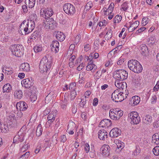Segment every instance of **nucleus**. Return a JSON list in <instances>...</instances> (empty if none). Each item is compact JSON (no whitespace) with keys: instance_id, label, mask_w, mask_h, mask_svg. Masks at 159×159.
<instances>
[{"instance_id":"obj_1","label":"nucleus","mask_w":159,"mask_h":159,"mask_svg":"<svg viewBox=\"0 0 159 159\" xmlns=\"http://www.w3.org/2000/svg\"><path fill=\"white\" fill-rule=\"evenodd\" d=\"M35 25L34 21H23L20 26V30L22 33V34H28L32 31L35 27Z\"/></svg>"},{"instance_id":"obj_2","label":"nucleus","mask_w":159,"mask_h":159,"mask_svg":"<svg viewBox=\"0 0 159 159\" xmlns=\"http://www.w3.org/2000/svg\"><path fill=\"white\" fill-rule=\"evenodd\" d=\"M51 63L50 57L48 54L44 57L42 59L39 65L40 72L43 73L49 70L51 67Z\"/></svg>"},{"instance_id":"obj_3","label":"nucleus","mask_w":159,"mask_h":159,"mask_svg":"<svg viewBox=\"0 0 159 159\" xmlns=\"http://www.w3.org/2000/svg\"><path fill=\"white\" fill-rule=\"evenodd\" d=\"M128 66L130 70L136 73H140L143 70L142 65L139 61L135 60L129 61Z\"/></svg>"},{"instance_id":"obj_4","label":"nucleus","mask_w":159,"mask_h":159,"mask_svg":"<svg viewBox=\"0 0 159 159\" xmlns=\"http://www.w3.org/2000/svg\"><path fill=\"white\" fill-rule=\"evenodd\" d=\"M125 95V98L127 97V93H125L123 91H121L120 90H115L111 95V98L112 100L116 102H121L125 99L124 94Z\"/></svg>"},{"instance_id":"obj_5","label":"nucleus","mask_w":159,"mask_h":159,"mask_svg":"<svg viewBox=\"0 0 159 159\" xmlns=\"http://www.w3.org/2000/svg\"><path fill=\"white\" fill-rule=\"evenodd\" d=\"M12 53L15 56L20 57L23 54L24 47L22 45L13 44L10 48Z\"/></svg>"},{"instance_id":"obj_6","label":"nucleus","mask_w":159,"mask_h":159,"mask_svg":"<svg viewBox=\"0 0 159 159\" xmlns=\"http://www.w3.org/2000/svg\"><path fill=\"white\" fill-rule=\"evenodd\" d=\"M109 116L110 118L114 120H118L122 116L123 111L119 109H111L109 111Z\"/></svg>"},{"instance_id":"obj_7","label":"nucleus","mask_w":159,"mask_h":159,"mask_svg":"<svg viewBox=\"0 0 159 159\" xmlns=\"http://www.w3.org/2000/svg\"><path fill=\"white\" fill-rule=\"evenodd\" d=\"M114 76L117 80H123L127 78L128 73L123 70H117L115 72Z\"/></svg>"},{"instance_id":"obj_8","label":"nucleus","mask_w":159,"mask_h":159,"mask_svg":"<svg viewBox=\"0 0 159 159\" xmlns=\"http://www.w3.org/2000/svg\"><path fill=\"white\" fill-rule=\"evenodd\" d=\"M129 118L130 120L131 124L137 125L140 122V118L139 116V114L136 111L131 112L129 115Z\"/></svg>"},{"instance_id":"obj_9","label":"nucleus","mask_w":159,"mask_h":159,"mask_svg":"<svg viewBox=\"0 0 159 159\" xmlns=\"http://www.w3.org/2000/svg\"><path fill=\"white\" fill-rule=\"evenodd\" d=\"M63 10L68 15H73L75 12V7L70 3L65 4L63 6Z\"/></svg>"},{"instance_id":"obj_10","label":"nucleus","mask_w":159,"mask_h":159,"mask_svg":"<svg viewBox=\"0 0 159 159\" xmlns=\"http://www.w3.org/2000/svg\"><path fill=\"white\" fill-rule=\"evenodd\" d=\"M123 80H116L115 81V85L118 88V90H120L121 91H123L125 93L126 91V88L127 87V84L126 82H124Z\"/></svg>"},{"instance_id":"obj_11","label":"nucleus","mask_w":159,"mask_h":159,"mask_svg":"<svg viewBox=\"0 0 159 159\" xmlns=\"http://www.w3.org/2000/svg\"><path fill=\"white\" fill-rule=\"evenodd\" d=\"M40 13L41 16L44 18H49V17L52 16L53 12L51 8H47L44 10H40Z\"/></svg>"},{"instance_id":"obj_12","label":"nucleus","mask_w":159,"mask_h":159,"mask_svg":"<svg viewBox=\"0 0 159 159\" xmlns=\"http://www.w3.org/2000/svg\"><path fill=\"white\" fill-rule=\"evenodd\" d=\"M54 22V20L52 18H45L43 20V25L46 29H52Z\"/></svg>"},{"instance_id":"obj_13","label":"nucleus","mask_w":159,"mask_h":159,"mask_svg":"<svg viewBox=\"0 0 159 159\" xmlns=\"http://www.w3.org/2000/svg\"><path fill=\"white\" fill-rule=\"evenodd\" d=\"M23 130L20 129L16 134L13 138V142L17 143H21L24 140V135L22 133Z\"/></svg>"},{"instance_id":"obj_14","label":"nucleus","mask_w":159,"mask_h":159,"mask_svg":"<svg viewBox=\"0 0 159 159\" xmlns=\"http://www.w3.org/2000/svg\"><path fill=\"white\" fill-rule=\"evenodd\" d=\"M21 84L25 88H29L33 86V83L31 78H27L22 80Z\"/></svg>"},{"instance_id":"obj_15","label":"nucleus","mask_w":159,"mask_h":159,"mask_svg":"<svg viewBox=\"0 0 159 159\" xmlns=\"http://www.w3.org/2000/svg\"><path fill=\"white\" fill-rule=\"evenodd\" d=\"M111 124L112 123L110 120L105 119L101 121L99 124V127L106 129L111 126Z\"/></svg>"},{"instance_id":"obj_16","label":"nucleus","mask_w":159,"mask_h":159,"mask_svg":"<svg viewBox=\"0 0 159 159\" xmlns=\"http://www.w3.org/2000/svg\"><path fill=\"white\" fill-rule=\"evenodd\" d=\"M121 133V130L117 128H115L110 131L109 135L111 138L117 137Z\"/></svg>"},{"instance_id":"obj_17","label":"nucleus","mask_w":159,"mask_h":159,"mask_svg":"<svg viewBox=\"0 0 159 159\" xmlns=\"http://www.w3.org/2000/svg\"><path fill=\"white\" fill-rule=\"evenodd\" d=\"M16 107L17 109L20 111H25L28 108L27 104L24 101H20L16 103Z\"/></svg>"},{"instance_id":"obj_18","label":"nucleus","mask_w":159,"mask_h":159,"mask_svg":"<svg viewBox=\"0 0 159 159\" xmlns=\"http://www.w3.org/2000/svg\"><path fill=\"white\" fill-rule=\"evenodd\" d=\"M110 147L107 145L104 144L101 148L102 153L103 156H108L110 154Z\"/></svg>"},{"instance_id":"obj_19","label":"nucleus","mask_w":159,"mask_h":159,"mask_svg":"<svg viewBox=\"0 0 159 159\" xmlns=\"http://www.w3.org/2000/svg\"><path fill=\"white\" fill-rule=\"evenodd\" d=\"M129 27L128 28V30L129 32H132L134 31L138 26L139 22L138 21H136L133 22H129Z\"/></svg>"},{"instance_id":"obj_20","label":"nucleus","mask_w":159,"mask_h":159,"mask_svg":"<svg viewBox=\"0 0 159 159\" xmlns=\"http://www.w3.org/2000/svg\"><path fill=\"white\" fill-rule=\"evenodd\" d=\"M108 136V133L104 129L100 130L98 132V137L100 140H104Z\"/></svg>"},{"instance_id":"obj_21","label":"nucleus","mask_w":159,"mask_h":159,"mask_svg":"<svg viewBox=\"0 0 159 159\" xmlns=\"http://www.w3.org/2000/svg\"><path fill=\"white\" fill-rule=\"evenodd\" d=\"M59 44L57 40H53L51 45L52 50H54L55 52L57 53L59 51Z\"/></svg>"},{"instance_id":"obj_22","label":"nucleus","mask_w":159,"mask_h":159,"mask_svg":"<svg viewBox=\"0 0 159 159\" xmlns=\"http://www.w3.org/2000/svg\"><path fill=\"white\" fill-rule=\"evenodd\" d=\"M56 114L54 113H52V112L49 113L47 117L48 121L46 124L49 125L51 124L55 120V119Z\"/></svg>"},{"instance_id":"obj_23","label":"nucleus","mask_w":159,"mask_h":159,"mask_svg":"<svg viewBox=\"0 0 159 159\" xmlns=\"http://www.w3.org/2000/svg\"><path fill=\"white\" fill-rule=\"evenodd\" d=\"M57 40H64L65 39V35L63 33L59 31H56L54 33Z\"/></svg>"},{"instance_id":"obj_24","label":"nucleus","mask_w":159,"mask_h":159,"mask_svg":"<svg viewBox=\"0 0 159 159\" xmlns=\"http://www.w3.org/2000/svg\"><path fill=\"white\" fill-rule=\"evenodd\" d=\"M114 4L111 3L109 6L108 8L106 9V8L103 9V14L105 15H109V14H111L112 12V11L114 8Z\"/></svg>"},{"instance_id":"obj_25","label":"nucleus","mask_w":159,"mask_h":159,"mask_svg":"<svg viewBox=\"0 0 159 159\" xmlns=\"http://www.w3.org/2000/svg\"><path fill=\"white\" fill-rule=\"evenodd\" d=\"M152 142L157 145L159 144V133L153 134L152 137Z\"/></svg>"},{"instance_id":"obj_26","label":"nucleus","mask_w":159,"mask_h":159,"mask_svg":"<svg viewBox=\"0 0 159 159\" xmlns=\"http://www.w3.org/2000/svg\"><path fill=\"white\" fill-rule=\"evenodd\" d=\"M20 67L24 71H29L30 70V65L27 63H22L20 66Z\"/></svg>"},{"instance_id":"obj_27","label":"nucleus","mask_w":159,"mask_h":159,"mask_svg":"<svg viewBox=\"0 0 159 159\" xmlns=\"http://www.w3.org/2000/svg\"><path fill=\"white\" fill-rule=\"evenodd\" d=\"M11 86L9 84H5L3 87V92L8 93L10 92L11 90Z\"/></svg>"},{"instance_id":"obj_28","label":"nucleus","mask_w":159,"mask_h":159,"mask_svg":"<svg viewBox=\"0 0 159 159\" xmlns=\"http://www.w3.org/2000/svg\"><path fill=\"white\" fill-rule=\"evenodd\" d=\"M97 69V66L95 65L88 64L86 66V69L88 71H91L93 72Z\"/></svg>"},{"instance_id":"obj_29","label":"nucleus","mask_w":159,"mask_h":159,"mask_svg":"<svg viewBox=\"0 0 159 159\" xmlns=\"http://www.w3.org/2000/svg\"><path fill=\"white\" fill-rule=\"evenodd\" d=\"M152 120V117L149 115H147L143 119V122L147 124L151 123Z\"/></svg>"},{"instance_id":"obj_30","label":"nucleus","mask_w":159,"mask_h":159,"mask_svg":"<svg viewBox=\"0 0 159 159\" xmlns=\"http://www.w3.org/2000/svg\"><path fill=\"white\" fill-rule=\"evenodd\" d=\"M67 100L66 98H64V100L60 102V105L61 108L65 110L66 109L67 105Z\"/></svg>"},{"instance_id":"obj_31","label":"nucleus","mask_w":159,"mask_h":159,"mask_svg":"<svg viewBox=\"0 0 159 159\" xmlns=\"http://www.w3.org/2000/svg\"><path fill=\"white\" fill-rule=\"evenodd\" d=\"M23 96V93L21 90H16L14 93V97L16 98L20 99Z\"/></svg>"},{"instance_id":"obj_32","label":"nucleus","mask_w":159,"mask_h":159,"mask_svg":"<svg viewBox=\"0 0 159 159\" xmlns=\"http://www.w3.org/2000/svg\"><path fill=\"white\" fill-rule=\"evenodd\" d=\"M43 129L41 124H39L38 125L36 131V134L37 136L39 137L40 136L42 133Z\"/></svg>"},{"instance_id":"obj_33","label":"nucleus","mask_w":159,"mask_h":159,"mask_svg":"<svg viewBox=\"0 0 159 159\" xmlns=\"http://www.w3.org/2000/svg\"><path fill=\"white\" fill-rule=\"evenodd\" d=\"M131 100L133 101V104L136 105L139 104L140 102V98L138 96H134L132 98Z\"/></svg>"},{"instance_id":"obj_34","label":"nucleus","mask_w":159,"mask_h":159,"mask_svg":"<svg viewBox=\"0 0 159 159\" xmlns=\"http://www.w3.org/2000/svg\"><path fill=\"white\" fill-rule=\"evenodd\" d=\"M8 130V128L7 125L5 124H0V130L2 132L5 133Z\"/></svg>"},{"instance_id":"obj_35","label":"nucleus","mask_w":159,"mask_h":159,"mask_svg":"<svg viewBox=\"0 0 159 159\" xmlns=\"http://www.w3.org/2000/svg\"><path fill=\"white\" fill-rule=\"evenodd\" d=\"M121 7L120 8V10L121 11H126L129 8V5H128V3L126 2H124L121 5Z\"/></svg>"},{"instance_id":"obj_36","label":"nucleus","mask_w":159,"mask_h":159,"mask_svg":"<svg viewBox=\"0 0 159 159\" xmlns=\"http://www.w3.org/2000/svg\"><path fill=\"white\" fill-rule=\"evenodd\" d=\"M141 52L143 55H145V53L148 51L147 47L145 45L142 46L141 48Z\"/></svg>"},{"instance_id":"obj_37","label":"nucleus","mask_w":159,"mask_h":159,"mask_svg":"<svg viewBox=\"0 0 159 159\" xmlns=\"http://www.w3.org/2000/svg\"><path fill=\"white\" fill-rule=\"evenodd\" d=\"M122 18L121 16L117 15L114 18L113 22L115 23H119L121 21Z\"/></svg>"},{"instance_id":"obj_38","label":"nucleus","mask_w":159,"mask_h":159,"mask_svg":"<svg viewBox=\"0 0 159 159\" xmlns=\"http://www.w3.org/2000/svg\"><path fill=\"white\" fill-rule=\"evenodd\" d=\"M39 34L37 32H34L31 34L30 37V40L38 39Z\"/></svg>"},{"instance_id":"obj_39","label":"nucleus","mask_w":159,"mask_h":159,"mask_svg":"<svg viewBox=\"0 0 159 159\" xmlns=\"http://www.w3.org/2000/svg\"><path fill=\"white\" fill-rule=\"evenodd\" d=\"M117 148L121 150L124 147V143L120 141H118V143L116 144Z\"/></svg>"},{"instance_id":"obj_40","label":"nucleus","mask_w":159,"mask_h":159,"mask_svg":"<svg viewBox=\"0 0 159 159\" xmlns=\"http://www.w3.org/2000/svg\"><path fill=\"white\" fill-rule=\"evenodd\" d=\"M36 0H29L28 3V7L30 8H32L33 7L35 3Z\"/></svg>"},{"instance_id":"obj_41","label":"nucleus","mask_w":159,"mask_h":159,"mask_svg":"<svg viewBox=\"0 0 159 159\" xmlns=\"http://www.w3.org/2000/svg\"><path fill=\"white\" fill-rule=\"evenodd\" d=\"M149 19L147 17H143L142 20V24L143 26H145L149 21Z\"/></svg>"},{"instance_id":"obj_42","label":"nucleus","mask_w":159,"mask_h":159,"mask_svg":"<svg viewBox=\"0 0 159 159\" xmlns=\"http://www.w3.org/2000/svg\"><path fill=\"white\" fill-rule=\"evenodd\" d=\"M76 84L75 83H72L70 84L69 89L71 91H75Z\"/></svg>"},{"instance_id":"obj_43","label":"nucleus","mask_w":159,"mask_h":159,"mask_svg":"<svg viewBox=\"0 0 159 159\" xmlns=\"http://www.w3.org/2000/svg\"><path fill=\"white\" fill-rule=\"evenodd\" d=\"M153 154L156 156L159 155V146H156L152 150Z\"/></svg>"},{"instance_id":"obj_44","label":"nucleus","mask_w":159,"mask_h":159,"mask_svg":"<svg viewBox=\"0 0 159 159\" xmlns=\"http://www.w3.org/2000/svg\"><path fill=\"white\" fill-rule=\"evenodd\" d=\"M53 92L50 93L45 98V102L48 103L49 101H51L52 99V96L53 94Z\"/></svg>"},{"instance_id":"obj_45","label":"nucleus","mask_w":159,"mask_h":159,"mask_svg":"<svg viewBox=\"0 0 159 159\" xmlns=\"http://www.w3.org/2000/svg\"><path fill=\"white\" fill-rule=\"evenodd\" d=\"M29 152H26L25 154L20 156L19 158V159H27L29 157Z\"/></svg>"},{"instance_id":"obj_46","label":"nucleus","mask_w":159,"mask_h":159,"mask_svg":"<svg viewBox=\"0 0 159 159\" xmlns=\"http://www.w3.org/2000/svg\"><path fill=\"white\" fill-rule=\"evenodd\" d=\"M86 100L84 98H81V101L80 103V107L83 108L86 104Z\"/></svg>"},{"instance_id":"obj_47","label":"nucleus","mask_w":159,"mask_h":159,"mask_svg":"<svg viewBox=\"0 0 159 159\" xmlns=\"http://www.w3.org/2000/svg\"><path fill=\"white\" fill-rule=\"evenodd\" d=\"M71 92L70 94V98L71 100H73L75 99L77 95L76 92L75 91H71Z\"/></svg>"},{"instance_id":"obj_48","label":"nucleus","mask_w":159,"mask_h":159,"mask_svg":"<svg viewBox=\"0 0 159 159\" xmlns=\"http://www.w3.org/2000/svg\"><path fill=\"white\" fill-rule=\"evenodd\" d=\"M122 47L121 45H119L116 48L114 49L113 50L111 51L112 52V51L114 50V54L118 52H119L121 48Z\"/></svg>"},{"instance_id":"obj_49","label":"nucleus","mask_w":159,"mask_h":159,"mask_svg":"<svg viewBox=\"0 0 159 159\" xmlns=\"http://www.w3.org/2000/svg\"><path fill=\"white\" fill-rule=\"evenodd\" d=\"M34 50L35 52H38L42 50V48L39 46H35L34 48Z\"/></svg>"},{"instance_id":"obj_50","label":"nucleus","mask_w":159,"mask_h":159,"mask_svg":"<svg viewBox=\"0 0 159 159\" xmlns=\"http://www.w3.org/2000/svg\"><path fill=\"white\" fill-rule=\"evenodd\" d=\"M84 149L86 153H88L90 150V146L88 143H86L84 146Z\"/></svg>"},{"instance_id":"obj_51","label":"nucleus","mask_w":159,"mask_h":159,"mask_svg":"<svg viewBox=\"0 0 159 159\" xmlns=\"http://www.w3.org/2000/svg\"><path fill=\"white\" fill-rule=\"evenodd\" d=\"M146 2L148 5L151 6L155 5L156 3L152 0H146Z\"/></svg>"},{"instance_id":"obj_52","label":"nucleus","mask_w":159,"mask_h":159,"mask_svg":"<svg viewBox=\"0 0 159 159\" xmlns=\"http://www.w3.org/2000/svg\"><path fill=\"white\" fill-rule=\"evenodd\" d=\"M157 100V97L155 95H154L152 96V98L151 103L152 104H155Z\"/></svg>"},{"instance_id":"obj_53","label":"nucleus","mask_w":159,"mask_h":159,"mask_svg":"<svg viewBox=\"0 0 159 159\" xmlns=\"http://www.w3.org/2000/svg\"><path fill=\"white\" fill-rule=\"evenodd\" d=\"M71 127L70 124H69L68 125V129L67 130V132L70 134H73L74 133V132L72 130H70V129H69Z\"/></svg>"},{"instance_id":"obj_54","label":"nucleus","mask_w":159,"mask_h":159,"mask_svg":"<svg viewBox=\"0 0 159 159\" xmlns=\"http://www.w3.org/2000/svg\"><path fill=\"white\" fill-rule=\"evenodd\" d=\"M30 19L31 20H30L34 21L37 18V16L36 14L34 13L32 14L30 16Z\"/></svg>"},{"instance_id":"obj_55","label":"nucleus","mask_w":159,"mask_h":159,"mask_svg":"<svg viewBox=\"0 0 159 159\" xmlns=\"http://www.w3.org/2000/svg\"><path fill=\"white\" fill-rule=\"evenodd\" d=\"M140 150L136 148V149L133 152V154L134 156H136L139 155L140 153Z\"/></svg>"},{"instance_id":"obj_56","label":"nucleus","mask_w":159,"mask_h":159,"mask_svg":"<svg viewBox=\"0 0 159 159\" xmlns=\"http://www.w3.org/2000/svg\"><path fill=\"white\" fill-rule=\"evenodd\" d=\"M111 35L112 34L110 32H107L106 35H105V38H107V40H109L111 38Z\"/></svg>"},{"instance_id":"obj_57","label":"nucleus","mask_w":159,"mask_h":159,"mask_svg":"<svg viewBox=\"0 0 159 159\" xmlns=\"http://www.w3.org/2000/svg\"><path fill=\"white\" fill-rule=\"evenodd\" d=\"M106 21L105 20H103L102 21L100 22L98 25L100 27L102 26L106 25Z\"/></svg>"},{"instance_id":"obj_58","label":"nucleus","mask_w":159,"mask_h":159,"mask_svg":"<svg viewBox=\"0 0 159 159\" xmlns=\"http://www.w3.org/2000/svg\"><path fill=\"white\" fill-rule=\"evenodd\" d=\"M84 67V64L82 63L80 64L79 66H78L77 68V70L79 71H80Z\"/></svg>"},{"instance_id":"obj_59","label":"nucleus","mask_w":159,"mask_h":159,"mask_svg":"<svg viewBox=\"0 0 159 159\" xmlns=\"http://www.w3.org/2000/svg\"><path fill=\"white\" fill-rule=\"evenodd\" d=\"M90 49V45L89 44H86L84 46V50L85 51L87 52Z\"/></svg>"},{"instance_id":"obj_60","label":"nucleus","mask_w":159,"mask_h":159,"mask_svg":"<svg viewBox=\"0 0 159 159\" xmlns=\"http://www.w3.org/2000/svg\"><path fill=\"white\" fill-rule=\"evenodd\" d=\"M98 99L97 98H94L93 103V104L94 106H96L98 104Z\"/></svg>"},{"instance_id":"obj_61","label":"nucleus","mask_w":159,"mask_h":159,"mask_svg":"<svg viewBox=\"0 0 159 159\" xmlns=\"http://www.w3.org/2000/svg\"><path fill=\"white\" fill-rule=\"evenodd\" d=\"M66 138L65 135H63L61 137V142L64 143L66 141Z\"/></svg>"},{"instance_id":"obj_62","label":"nucleus","mask_w":159,"mask_h":159,"mask_svg":"<svg viewBox=\"0 0 159 159\" xmlns=\"http://www.w3.org/2000/svg\"><path fill=\"white\" fill-rule=\"evenodd\" d=\"M89 156L91 158H94L95 156V154L94 151H91L89 152Z\"/></svg>"},{"instance_id":"obj_63","label":"nucleus","mask_w":159,"mask_h":159,"mask_svg":"<svg viewBox=\"0 0 159 159\" xmlns=\"http://www.w3.org/2000/svg\"><path fill=\"white\" fill-rule=\"evenodd\" d=\"M81 117L84 120H85L87 118V113L85 112H83L81 114Z\"/></svg>"},{"instance_id":"obj_64","label":"nucleus","mask_w":159,"mask_h":159,"mask_svg":"<svg viewBox=\"0 0 159 159\" xmlns=\"http://www.w3.org/2000/svg\"><path fill=\"white\" fill-rule=\"evenodd\" d=\"M25 76V74L24 73H19L18 77L20 79H23Z\"/></svg>"}]
</instances>
